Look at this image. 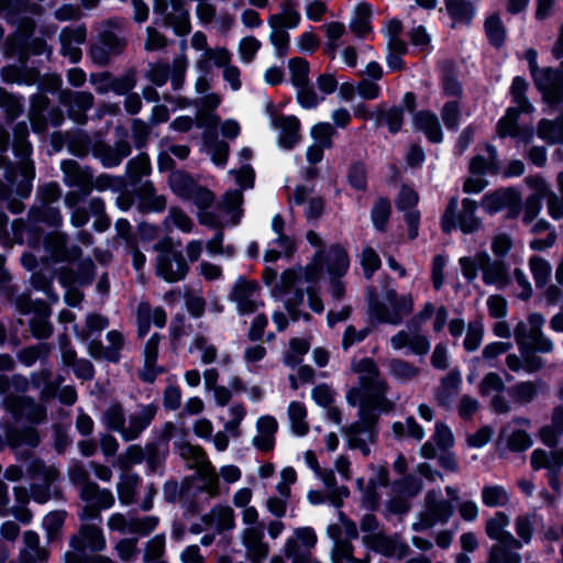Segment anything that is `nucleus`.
Returning a JSON list of instances; mask_svg holds the SVG:
<instances>
[{
    "instance_id": "1",
    "label": "nucleus",
    "mask_w": 563,
    "mask_h": 563,
    "mask_svg": "<svg viewBox=\"0 0 563 563\" xmlns=\"http://www.w3.org/2000/svg\"><path fill=\"white\" fill-rule=\"evenodd\" d=\"M352 371L358 375V386L351 387L345 395L346 402L358 405V422L344 429L351 449H358L364 455L371 452L369 443L376 438V411L389 412L395 404L386 397L387 383L379 376L378 368L372 358L365 357L352 363Z\"/></svg>"
},
{
    "instance_id": "2",
    "label": "nucleus",
    "mask_w": 563,
    "mask_h": 563,
    "mask_svg": "<svg viewBox=\"0 0 563 563\" xmlns=\"http://www.w3.org/2000/svg\"><path fill=\"white\" fill-rule=\"evenodd\" d=\"M156 415L154 405L140 406L130 413L128 421L120 405H111L103 413V422L118 431L125 441L136 439L152 422Z\"/></svg>"
},
{
    "instance_id": "3",
    "label": "nucleus",
    "mask_w": 563,
    "mask_h": 563,
    "mask_svg": "<svg viewBox=\"0 0 563 563\" xmlns=\"http://www.w3.org/2000/svg\"><path fill=\"white\" fill-rule=\"evenodd\" d=\"M350 266L346 251L340 245H331L328 250L319 251L306 266V282L316 283L323 278L342 277Z\"/></svg>"
},
{
    "instance_id": "4",
    "label": "nucleus",
    "mask_w": 563,
    "mask_h": 563,
    "mask_svg": "<svg viewBox=\"0 0 563 563\" xmlns=\"http://www.w3.org/2000/svg\"><path fill=\"white\" fill-rule=\"evenodd\" d=\"M544 322V317L537 312L530 313L527 321L518 322L514 336L521 353L528 350L549 353L553 350V342L542 331Z\"/></svg>"
},
{
    "instance_id": "5",
    "label": "nucleus",
    "mask_w": 563,
    "mask_h": 563,
    "mask_svg": "<svg viewBox=\"0 0 563 563\" xmlns=\"http://www.w3.org/2000/svg\"><path fill=\"white\" fill-rule=\"evenodd\" d=\"M178 454L187 461L188 466L195 468L203 482L205 490L216 496L219 494V474L209 462L206 453L199 446L192 445L187 442H175Z\"/></svg>"
},
{
    "instance_id": "6",
    "label": "nucleus",
    "mask_w": 563,
    "mask_h": 563,
    "mask_svg": "<svg viewBox=\"0 0 563 563\" xmlns=\"http://www.w3.org/2000/svg\"><path fill=\"white\" fill-rule=\"evenodd\" d=\"M531 186L534 187L537 192L530 196L525 203L523 222L527 224L532 223L534 218L541 210L542 196L548 194V210L550 216L555 219L563 218V173L558 176V185L562 194V200L552 191L548 192V185L541 178L530 180Z\"/></svg>"
},
{
    "instance_id": "7",
    "label": "nucleus",
    "mask_w": 563,
    "mask_h": 563,
    "mask_svg": "<svg viewBox=\"0 0 563 563\" xmlns=\"http://www.w3.org/2000/svg\"><path fill=\"white\" fill-rule=\"evenodd\" d=\"M413 298L410 294L398 297L395 289H387L384 294V302H374L371 313L380 322L399 324L411 313Z\"/></svg>"
},
{
    "instance_id": "8",
    "label": "nucleus",
    "mask_w": 563,
    "mask_h": 563,
    "mask_svg": "<svg viewBox=\"0 0 563 563\" xmlns=\"http://www.w3.org/2000/svg\"><path fill=\"white\" fill-rule=\"evenodd\" d=\"M457 198L450 199L446 209L442 216L441 227L446 233L454 229H460L463 233H472L479 228V220L475 216L476 202L471 199H464L462 210L456 213Z\"/></svg>"
},
{
    "instance_id": "9",
    "label": "nucleus",
    "mask_w": 563,
    "mask_h": 563,
    "mask_svg": "<svg viewBox=\"0 0 563 563\" xmlns=\"http://www.w3.org/2000/svg\"><path fill=\"white\" fill-rule=\"evenodd\" d=\"M154 249L159 252L157 256L156 272L159 277L168 283L183 279L188 266L183 254L170 247L169 239L159 241Z\"/></svg>"
},
{
    "instance_id": "10",
    "label": "nucleus",
    "mask_w": 563,
    "mask_h": 563,
    "mask_svg": "<svg viewBox=\"0 0 563 563\" xmlns=\"http://www.w3.org/2000/svg\"><path fill=\"white\" fill-rule=\"evenodd\" d=\"M263 276L266 285L271 287L273 296L282 298L289 312L292 302L302 300V292L298 287L300 279L295 271H285L277 279L276 272L267 267Z\"/></svg>"
},
{
    "instance_id": "11",
    "label": "nucleus",
    "mask_w": 563,
    "mask_h": 563,
    "mask_svg": "<svg viewBox=\"0 0 563 563\" xmlns=\"http://www.w3.org/2000/svg\"><path fill=\"white\" fill-rule=\"evenodd\" d=\"M27 126L25 123H19L14 128L13 150L19 161V174L22 180L16 188L19 196L26 197L31 190V180L34 177L32 163L27 159L31 153V145L26 140Z\"/></svg>"
},
{
    "instance_id": "12",
    "label": "nucleus",
    "mask_w": 563,
    "mask_h": 563,
    "mask_svg": "<svg viewBox=\"0 0 563 563\" xmlns=\"http://www.w3.org/2000/svg\"><path fill=\"white\" fill-rule=\"evenodd\" d=\"M440 492L430 490L426 495L424 509L420 512L419 519L412 523V530L422 531L431 528L438 522H446L453 514L451 503L439 499Z\"/></svg>"
},
{
    "instance_id": "13",
    "label": "nucleus",
    "mask_w": 563,
    "mask_h": 563,
    "mask_svg": "<svg viewBox=\"0 0 563 563\" xmlns=\"http://www.w3.org/2000/svg\"><path fill=\"white\" fill-rule=\"evenodd\" d=\"M80 496L88 503L79 515L80 520L101 521L99 509L110 508L114 504L112 493L108 489H99L95 483H86L80 488Z\"/></svg>"
},
{
    "instance_id": "14",
    "label": "nucleus",
    "mask_w": 563,
    "mask_h": 563,
    "mask_svg": "<svg viewBox=\"0 0 563 563\" xmlns=\"http://www.w3.org/2000/svg\"><path fill=\"white\" fill-rule=\"evenodd\" d=\"M306 465L313 471L314 475L328 488V498L336 508H340L343 500L349 496L350 490L345 486H338L334 473L332 470H323L319 466L317 456L313 451L308 450L303 454Z\"/></svg>"
},
{
    "instance_id": "15",
    "label": "nucleus",
    "mask_w": 563,
    "mask_h": 563,
    "mask_svg": "<svg viewBox=\"0 0 563 563\" xmlns=\"http://www.w3.org/2000/svg\"><path fill=\"white\" fill-rule=\"evenodd\" d=\"M389 344L395 351L408 347L409 352L416 355H426L431 347L429 339L420 332L419 327H412L410 323L394 334Z\"/></svg>"
},
{
    "instance_id": "16",
    "label": "nucleus",
    "mask_w": 563,
    "mask_h": 563,
    "mask_svg": "<svg viewBox=\"0 0 563 563\" xmlns=\"http://www.w3.org/2000/svg\"><path fill=\"white\" fill-rule=\"evenodd\" d=\"M82 523L78 533L69 540V547L75 550H90L93 552L102 551L106 548V539L98 522L81 520Z\"/></svg>"
},
{
    "instance_id": "17",
    "label": "nucleus",
    "mask_w": 563,
    "mask_h": 563,
    "mask_svg": "<svg viewBox=\"0 0 563 563\" xmlns=\"http://www.w3.org/2000/svg\"><path fill=\"white\" fill-rule=\"evenodd\" d=\"M154 10L164 15V23L172 26L176 34L185 35L189 32L188 13L180 0H155Z\"/></svg>"
},
{
    "instance_id": "18",
    "label": "nucleus",
    "mask_w": 563,
    "mask_h": 563,
    "mask_svg": "<svg viewBox=\"0 0 563 563\" xmlns=\"http://www.w3.org/2000/svg\"><path fill=\"white\" fill-rule=\"evenodd\" d=\"M158 523V518L147 516L144 518H129L120 512L112 514L108 519V528L120 533H140L147 534L153 531Z\"/></svg>"
},
{
    "instance_id": "19",
    "label": "nucleus",
    "mask_w": 563,
    "mask_h": 563,
    "mask_svg": "<svg viewBox=\"0 0 563 563\" xmlns=\"http://www.w3.org/2000/svg\"><path fill=\"white\" fill-rule=\"evenodd\" d=\"M297 481V473L292 467H285L280 472V481L276 485L279 496L269 497L266 501L268 511L276 516L283 517L286 512L287 503L290 498V486Z\"/></svg>"
},
{
    "instance_id": "20",
    "label": "nucleus",
    "mask_w": 563,
    "mask_h": 563,
    "mask_svg": "<svg viewBox=\"0 0 563 563\" xmlns=\"http://www.w3.org/2000/svg\"><path fill=\"white\" fill-rule=\"evenodd\" d=\"M478 268L482 271V277L485 284L503 288L509 284V273L506 265L500 261H492L486 252L476 254Z\"/></svg>"
},
{
    "instance_id": "21",
    "label": "nucleus",
    "mask_w": 563,
    "mask_h": 563,
    "mask_svg": "<svg viewBox=\"0 0 563 563\" xmlns=\"http://www.w3.org/2000/svg\"><path fill=\"white\" fill-rule=\"evenodd\" d=\"M260 289L256 283L239 279L233 286L231 299L235 302L240 313H252L258 305Z\"/></svg>"
},
{
    "instance_id": "22",
    "label": "nucleus",
    "mask_w": 563,
    "mask_h": 563,
    "mask_svg": "<svg viewBox=\"0 0 563 563\" xmlns=\"http://www.w3.org/2000/svg\"><path fill=\"white\" fill-rule=\"evenodd\" d=\"M271 125L278 130V145L284 150L292 148L300 141V122L295 115L272 118Z\"/></svg>"
},
{
    "instance_id": "23",
    "label": "nucleus",
    "mask_w": 563,
    "mask_h": 563,
    "mask_svg": "<svg viewBox=\"0 0 563 563\" xmlns=\"http://www.w3.org/2000/svg\"><path fill=\"white\" fill-rule=\"evenodd\" d=\"M255 434L252 438L253 446L262 452H269L275 446V435L278 430L277 420L271 415L261 416L255 423Z\"/></svg>"
},
{
    "instance_id": "24",
    "label": "nucleus",
    "mask_w": 563,
    "mask_h": 563,
    "mask_svg": "<svg viewBox=\"0 0 563 563\" xmlns=\"http://www.w3.org/2000/svg\"><path fill=\"white\" fill-rule=\"evenodd\" d=\"M393 489L398 496L389 500L387 505L388 510L394 514H404L409 509L408 498L416 496L420 492L421 484L413 477H405L396 482Z\"/></svg>"
},
{
    "instance_id": "25",
    "label": "nucleus",
    "mask_w": 563,
    "mask_h": 563,
    "mask_svg": "<svg viewBox=\"0 0 563 563\" xmlns=\"http://www.w3.org/2000/svg\"><path fill=\"white\" fill-rule=\"evenodd\" d=\"M161 340L162 336L158 333H154L145 342L143 350L144 365L139 374L144 382L152 383L157 375L164 372V368L156 364Z\"/></svg>"
},
{
    "instance_id": "26",
    "label": "nucleus",
    "mask_w": 563,
    "mask_h": 563,
    "mask_svg": "<svg viewBox=\"0 0 563 563\" xmlns=\"http://www.w3.org/2000/svg\"><path fill=\"white\" fill-rule=\"evenodd\" d=\"M65 181L68 186L77 187L82 196H87L92 186L91 174L74 161L62 163Z\"/></svg>"
},
{
    "instance_id": "27",
    "label": "nucleus",
    "mask_w": 563,
    "mask_h": 563,
    "mask_svg": "<svg viewBox=\"0 0 563 563\" xmlns=\"http://www.w3.org/2000/svg\"><path fill=\"white\" fill-rule=\"evenodd\" d=\"M364 543L371 549L382 553L385 556H397L402 558L407 554L408 545L405 543L397 542L384 534L373 533L364 534Z\"/></svg>"
},
{
    "instance_id": "28",
    "label": "nucleus",
    "mask_w": 563,
    "mask_h": 563,
    "mask_svg": "<svg viewBox=\"0 0 563 563\" xmlns=\"http://www.w3.org/2000/svg\"><path fill=\"white\" fill-rule=\"evenodd\" d=\"M136 320L137 335L142 338L148 332L152 323L158 328H163L166 323L167 316L162 308H152L147 302H141L136 309Z\"/></svg>"
},
{
    "instance_id": "29",
    "label": "nucleus",
    "mask_w": 563,
    "mask_h": 563,
    "mask_svg": "<svg viewBox=\"0 0 563 563\" xmlns=\"http://www.w3.org/2000/svg\"><path fill=\"white\" fill-rule=\"evenodd\" d=\"M203 522L218 532L231 530L235 527V515L230 506H214L202 518Z\"/></svg>"
},
{
    "instance_id": "30",
    "label": "nucleus",
    "mask_w": 563,
    "mask_h": 563,
    "mask_svg": "<svg viewBox=\"0 0 563 563\" xmlns=\"http://www.w3.org/2000/svg\"><path fill=\"white\" fill-rule=\"evenodd\" d=\"M510 525V518L503 511H497L486 522L485 531L489 539L496 542L507 540L508 543L518 545V539H516L511 532L507 530Z\"/></svg>"
},
{
    "instance_id": "31",
    "label": "nucleus",
    "mask_w": 563,
    "mask_h": 563,
    "mask_svg": "<svg viewBox=\"0 0 563 563\" xmlns=\"http://www.w3.org/2000/svg\"><path fill=\"white\" fill-rule=\"evenodd\" d=\"M301 21L300 12L294 0H282L279 12L268 18L271 26H280L284 29H296Z\"/></svg>"
},
{
    "instance_id": "32",
    "label": "nucleus",
    "mask_w": 563,
    "mask_h": 563,
    "mask_svg": "<svg viewBox=\"0 0 563 563\" xmlns=\"http://www.w3.org/2000/svg\"><path fill=\"white\" fill-rule=\"evenodd\" d=\"M242 540L253 561H258L267 556L268 547L263 542L262 526L245 528L242 532Z\"/></svg>"
},
{
    "instance_id": "33",
    "label": "nucleus",
    "mask_w": 563,
    "mask_h": 563,
    "mask_svg": "<svg viewBox=\"0 0 563 563\" xmlns=\"http://www.w3.org/2000/svg\"><path fill=\"white\" fill-rule=\"evenodd\" d=\"M519 202L520 197L517 191L511 189L498 190L483 198V208L489 213H495L506 207H517Z\"/></svg>"
},
{
    "instance_id": "34",
    "label": "nucleus",
    "mask_w": 563,
    "mask_h": 563,
    "mask_svg": "<svg viewBox=\"0 0 563 563\" xmlns=\"http://www.w3.org/2000/svg\"><path fill=\"white\" fill-rule=\"evenodd\" d=\"M417 130L422 131L434 143L442 141V130L438 117L429 111L418 112L413 118Z\"/></svg>"
},
{
    "instance_id": "35",
    "label": "nucleus",
    "mask_w": 563,
    "mask_h": 563,
    "mask_svg": "<svg viewBox=\"0 0 563 563\" xmlns=\"http://www.w3.org/2000/svg\"><path fill=\"white\" fill-rule=\"evenodd\" d=\"M522 543L518 540V545L508 543L507 540H503L493 544L488 550L490 559H495V562L500 563H521L522 559L518 552L521 549Z\"/></svg>"
},
{
    "instance_id": "36",
    "label": "nucleus",
    "mask_w": 563,
    "mask_h": 563,
    "mask_svg": "<svg viewBox=\"0 0 563 563\" xmlns=\"http://www.w3.org/2000/svg\"><path fill=\"white\" fill-rule=\"evenodd\" d=\"M531 75L540 90L548 96H556L562 82V77L558 71L551 68H543L536 70Z\"/></svg>"
},
{
    "instance_id": "37",
    "label": "nucleus",
    "mask_w": 563,
    "mask_h": 563,
    "mask_svg": "<svg viewBox=\"0 0 563 563\" xmlns=\"http://www.w3.org/2000/svg\"><path fill=\"white\" fill-rule=\"evenodd\" d=\"M91 82L95 85L96 90L99 92L112 90L118 95H125L134 87L133 80L129 77L122 79H111L107 75H93L91 76Z\"/></svg>"
},
{
    "instance_id": "38",
    "label": "nucleus",
    "mask_w": 563,
    "mask_h": 563,
    "mask_svg": "<svg viewBox=\"0 0 563 563\" xmlns=\"http://www.w3.org/2000/svg\"><path fill=\"white\" fill-rule=\"evenodd\" d=\"M545 389H548V386L542 380L520 382L511 387L510 395L514 400L520 404H529L540 391Z\"/></svg>"
},
{
    "instance_id": "39",
    "label": "nucleus",
    "mask_w": 563,
    "mask_h": 563,
    "mask_svg": "<svg viewBox=\"0 0 563 563\" xmlns=\"http://www.w3.org/2000/svg\"><path fill=\"white\" fill-rule=\"evenodd\" d=\"M287 416L290 429L296 435L303 437L308 433L307 409L303 404L291 401L287 409Z\"/></svg>"
},
{
    "instance_id": "40",
    "label": "nucleus",
    "mask_w": 563,
    "mask_h": 563,
    "mask_svg": "<svg viewBox=\"0 0 563 563\" xmlns=\"http://www.w3.org/2000/svg\"><path fill=\"white\" fill-rule=\"evenodd\" d=\"M563 465V448L547 453L544 450L537 449L531 454V466L533 470L547 468L554 471Z\"/></svg>"
},
{
    "instance_id": "41",
    "label": "nucleus",
    "mask_w": 563,
    "mask_h": 563,
    "mask_svg": "<svg viewBox=\"0 0 563 563\" xmlns=\"http://www.w3.org/2000/svg\"><path fill=\"white\" fill-rule=\"evenodd\" d=\"M131 152L130 145L126 141H119L114 147L102 146L98 150V156L103 166L114 167L118 166L122 159L129 156Z\"/></svg>"
},
{
    "instance_id": "42",
    "label": "nucleus",
    "mask_w": 563,
    "mask_h": 563,
    "mask_svg": "<svg viewBox=\"0 0 563 563\" xmlns=\"http://www.w3.org/2000/svg\"><path fill=\"white\" fill-rule=\"evenodd\" d=\"M372 19V7L365 2L358 3L353 12L350 21V29L357 36H365L369 31V22Z\"/></svg>"
},
{
    "instance_id": "43",
    "label": "nucleus",
    "mask_w": 563,
    "mask_h": 563,
    "mask_svg": "<svg viewBox=\"0 0 563 563\" xmlns=\"http://www.w3.org/2000/svg\"><path fill=\"white\" fill-rule=\"evenodd\" d=\"M25 550L23 556H29L32 563H42L48 559V551L40 547V537L34 531H25L23 534Z\"/></svg>"
},
{
    "instance_id": "44",
    "label": "nucleus",
    "mask_w": 563,
    "mask_h": 563,
    "mask_svg": "<svg viewBox=\"0 0 563 563\" xmlns=\"http://www.w3.org/2000/svg\"><path fill=\"white\" fill-rule=\"evenodd\" d=\"M242 166L239 170H231L230 174L234 175L236 184L241 188H252L254 181L253 168L246 164L252 157V151L247 147L242 148L239 153Z\"/></svg>"
},
{
    "instance_id": "45",
    "label": "nucleus",
    "mask_w": 563,
    "mask_h": 563,
    "mask_svg": "<svg viewBox=\"0 0 563 563\" xmlns=\"http://www.w3.org/2000/svg\"><path fill=\"white\" fill-rule=\"evenodd\" d=\"M445 9L456 22L468 23L475 14L474 5L468 0H444Z\"/></svg>"
},
{
    "instance_id": "46",
    "label": "nucleus",
    "mask_w": 563,
    "mask_h": 563,
    "mask_svg": "<svg viewBox=\"0 0 563 563\" xmlns=\"http://www.w3.org/2000/svg\"><path fill=\"white\" fill-rule=\"evenodd\" d=\"M388 372L395 379L407 383L419 374V368L407 361L393 358L388 362Z\"/></svg>"
},
{
    "instance_id": "47",
    "label": "nucleus",
    "mask_w": 563,
    "mask_h": 563,
    "mask_svg": "<svg viewBox=\"0 0 563 563\" xmlns=\"http://www.w3.org/2000/svg\"><path fill=\"white\" fill-rule=\"evenodd\" d=\"M482 501L487 507H504L509 503L508 492L500 485H486L482 489Z\"/></svg>"
},
{
    "instance_id": "48",
    "label": "nucleus",
    "mask_w": 563,
    "mask_h": 563,
    "mask_svg": "<svg viewBox=\"0 0 563 563\" xmlns=\"http://www.w3.org/2000/svg\"><path fill=\"white\" fill-rule=\"evenodd\" d=\"M108 319L96 313L88 314L86 317L85 328L78 329L77 325H74V330L77 339L81 341H88L90 336L95 333H100L103 329L108 327Z\"/></svg>"
},
{
    "instance_id": "49",
    "label": "nucleus",
    "mask_w": 563,
    "mask_h": 563,
    "mask_svg": "<svg viewBox=\"0 0 563 563\" xmlns=\"http://www.w3.org/2000/svg\"><path fill=\"white\" fill-rule=\"evenodd\" d=\"M242 202V192L241 190H231L228 191L224 197L222 205L220 206L221 214H227L230 217V221L232 224H236L240 218L239 207Z\"/></svg>"
},
{
    "instance_id": "50",
    "label": "nucleus",
    "mask_w": 563,
    "mask_h": 563,
    "mask_svg": "<svg viewBox=\"0 0 563 563\" xmlns=\"http://www.w3.org/2000/svg\"><path fill=\"white\" fill-rule=\"evenodd\" d=\"M487 157L483 156H475L471 164L470 169L473 175H482L486 172H493L497 168V162H496V148L494 146L487 145Z\"/></svg>"
},
{
    "instance_id": "51",
    "label": "nucleus",
    "mask_w": 563,
    "mask_h": 563,
    "mask_svg": "<svg viewBox=\"0 0 563 563\" xmlns=\"http://www.w3.org/2000/svg\"><path fill=\"white\" fill-rule=\"evenodd\" d=\"M539 136L549 143H563V118L556 121L543 120L540 122Z\"/></svg>"
},
{
    "instance_id": "52",
    "label": "nucleus",
    "mask_w": 563,
    "mask_h": 563,
    "mask_svg": "<svg viewBox=\"0 0 563 563\" xmlns=\"http://www.w3.org/2000/svg\"><path fill=\"white\" fill-rule=\"evenodd\" d=\"M169 185L172 190L183 199L191 195L196 188V181L183 172H175L169 176Z\"/></svg>"
},
{
    "instance_id": "53",
    "label": "nucleus",
    "mask_w": 563,
    "mask_h": 563,
    "mask_svg": "<svg viewBox=\"0 0 563 563\" xmlns=\"http://www.w3.org/2000/svg\"><path fill=\"white\" fill-rule=\"evenodd\" d=\"M291 82L297 87H303L309 84V64L300 57L291 58L288 62Z\"/></svg>"
},
{
    "instance_id": "54",
    "label": "nucleus",
    "mask_w": 563,
    "mask_h": 563,
    "mask_svg": "<svg viewBox=\"0 0 563 563\" xmlns=\"http://www.w3.org/2000/svg\"><path fill=\"white\" fill-rule=\"evenodd\" d=\"M538 523L537 515H520L515 520V530L521 543H530L534 526Z\"/></svg>"
},
{
    "instance_id": "55",
    "label": "nucleus",
    "mask_w": 563,
    "mask_h": 563,
    "mask_svg": "<svg viewBox=\"0 0 563 563\" xmlns=\"http://www.w3.org/2000/svg\"><path fill=\"white\" fill-rule=\"evenodd\" d=\"M191 352L200 353V361L203 364L213 363L218 356V350L209 340L202 335H197L190 344Z\"/></svg>"
},
{
    "instance_id": "56",
    "label": "nucleus",
    "mask_w": 563,
    "mask_h": 563,
    "mask_svg": "<svg viewBox=\"0 0 563 563\" xmlns=\"http://www.w3.org/2000/svg\"><path fill=\"white\" fill-rule=\"evenodd\" d=\"M203 57V59L197 63V65L201 68L207 66L206 64L208 60H212L217 67H221L223 69L232 65V54L225 47H214L206 49Z\"/></svg>"
},
{
    "instance_id": "57",
    "label": "nucleus",
    "mask_w": 563,
    "mask_h": 563,
    "mask_svg": "<svg viewBox=\"0 0 563 563\" xmlns=\"http://www.w3.org/2000/svg\"><path fill=\"white\" fill-rule=\"evenodd\" d=\"M520 109L511 107L507 110L506 114L499 120L497 124V133L499 136H517L519 128L517 119Z\"/></svg>"
},
{
    "instance_id": "58",
    "label": "nucleus",
    "mask_w": 563,
    "mask_h": 563,
    "mask_svg": "<svg viewBox=\"0 0 563 563\" xmlns=\"http://www.w3.org/2000/svg\"><path fill=\"white\" fill-rule=\"evenodd\" d=\"M273 244L277 246V249H269L264 254L265 262H275L283 254L290 255L294 250V240L289 235H277L273 241Z\"/></svg>"
},
{
    "instance_id": "59",
    "label": "nucleus",
    "mask_w": 563,
    "mask_h": 563,
    "mask_svg": "<svg viewBox=\"0 0 563 563\" xmlns=\"http://www.w3.org/2000/svg\"><path fill=\"white\" fill-rule=\"evenodd\" d=\"M310 135L313 139V144L330 148L335 130L328 122H319L311 128Z\"/></svg>"
},
{
    "instance_id": "60",
    "label": "nucleus",
    "mask_w": 563,
    "mask_h": 563,
    "mask_svg": "<svg viewBox=\"0 0 563 563\" xmlns=\"http://www.w3.org/2000/svg\"><path fill=\"white\" fill-rule=\"evenodd\" d=\"M139 477L134 474L121 476L118 484V495L121 504L130 505L134 500Z\"/></svg>"
},
{
    "instance_id": "61",
    "label": "nucleus",
    "mask_w": 563,
    "mask_h": 563,
    "mask_svg": "<svg viewBox=\"0 0 563 563\" xmlns=\"http://www.w3.org/2000/svg\"><path fill=\"white\" fill-rule=\"evenodd\" d=\"M8 442L13 448H20L24 444L27 446H35L38 443V435L33 428L11 430L8 433Z\"/></svg>"
},
{
    "instance_id": "62",
    "label": "nucleus",
    "mask_w": 563,
    "mask_h": 563,
    "mask_svg": "<svg viewBox=\"0 0 563 563\" xmlns=\"http://www.w3.org/2000/svg\"><path fill=\"white\" fill-rule=\"evenodd\" d=\"M229 420L224 422L223 429L232 437L240 435V426L246 416V409L241 404H234L228 409Z\"/></svg>"
},
{
    "instance_id": "63",
    "label": "nucleus",
    "mask_w": 563,
    "mask_h": 563,
    "mask_svg": "<svg viewBox=\"0 0 563 563\" xmlns=\"http://www.w3.org/2000/svg\"><path fill=\"white\" fill-rule=\"evenodd\" d=\"M529 266L537 287H543L551 276V265L539 256H532L529 261Z\"/></svg>"
},
{
    "instance_id": "64",
    "label": "nucleus",
    "mask_w": 563,
    "mask_h": 563,
    "mask_svg": "<svg viewBox=\"0 0 563 563\" xmlns=\"http://www.w3.org/2000/svg\"><path fill=\"white\" fill-rule=\"evenodd\" d=\"M527 90V82L521 77H516L510 87V93L512 97V102L515 103V108L520 109L521 112L531 111L532 107L528 102L525 93Z\"/></svg>"
}]
</instances>
